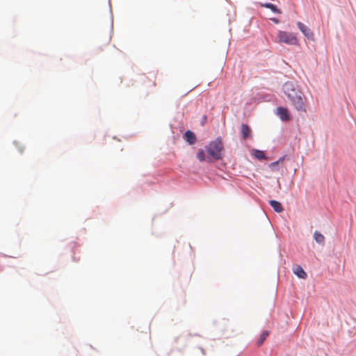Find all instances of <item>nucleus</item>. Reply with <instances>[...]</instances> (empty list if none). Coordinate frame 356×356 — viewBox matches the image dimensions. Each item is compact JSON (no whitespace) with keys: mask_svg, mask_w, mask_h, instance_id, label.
<instances>
[{"mask_svg":"<svg viewBox=\"0 0 356 356\" xmlns=\"http://www.w3.org/2000/svg\"><path fill=\"white\" fill-rule=\"evenodd\" d=\"M283 91L287 97L292 100L302 92L291 82H286L283 86Z\"/></svg>","mask_w":356,"mask_h":356,"instance_id":"20e7f679","label":"nucleus"},{"mask_svg":"<svg viewBox=\"0 0 356 356\" xmlns=\"http://www.w3.org/2000/svg\"><path fill=\"white\" fill-rule=\"evenodd\" d=\"M277 115L282 121H289L291 119L289 110L284 107H278L277 108Z\"/></svg>","mask_w":356,"mask_h":356,"instance_id":"423d86ee","label":"nucleus"},{"mask_svg":"<svg viewBox=\"0 0 356 356\" xmlns=\"http://www.w3.org/2000/svg\"><path fill=\"white\" fill-rule=\"evenodd\" d=\"M291 102L298 111L302 113L307 112L306 97L302 92L296 96Z\"/></svg>","mask_w":356,"mask_h":356,"instance_id":"7ed1b4c3","label":"nucleus"},{"mask_svg":"<svg viewBox=\"0 0 356 356\" xmlns=\"http://www.w3.org/2000/svg\"><path fill=\"white\" fill-rule=\"evenodd\" d=\"M197 158L200 161H207L209 162L211 161L210 156H208L207 158L204 149H202L198 150V152L197 153Z\"/></svg>","mask_w":356,"mask_h":356,"instance_id":"f8f14e48","label":"nucleus"},{"mask_svg":"<svg viewBox=\"0 0 356 356\" xmlns=\"http://www.w3.org/2000/svg\"><path fill=\"white\" fill-rule=\"evenodd\" d=\"M177 340H178V337H176V338L174 339L173 342H177Z\"/></svg>","mask_w":356,"mask_h":356,"instance_id":"a211bd4d","label":"nucleus"},{"mask_svg":"<svg viewBox=\"0 0 356 356\" xmlns=\"http://www.w3.org/2000/svg\"><path fill=\"white\" fill-rule=\"evenodd\" d=\"M284 160V157L280 158L278 161H277L275 162H273V163H271L270 164H269V168L273 171H277V170H279V168H278L279 163L280 162H282Z\"/></svg>","mask_w":356,"mask_h":356,"instance_id":"dca6fc26","label":"nucleus"},{"mask_svg":"<svg viewBox=\"0 0 356 356\" xmlns=\"http://www.w3.org/2000/svg\"><path fill=\"white\" fill-rule=\"evenodd\" d=\"M241 132L243 138L246 139L250 136L251 130L247 124H243L241 125Z\"/></svg>","mask_w":356,"mask_h":356,"instance_id":"9d476101","label":"nucleus"},{"mask_svg":"<svg viewBox=\"0 0 356 356\" xmlns=\"http://www.w3.org/2000/svg\"><path fill=\"white\" fill-rule=\"evenodd\" d=\"M280 43H285L289 45H297L298 40L293 33L279 31L277 32V40Z\"/></svg>","mask_w":356,"mask_h":356,"instance_id":"f03ea898","label":"nucleus"},{"mask_svg":"<svg viewBox=\"0 0 356 356\" xmlns=\"http://www.w3.org/2000/svg\"><path fill=\"white\" fill-rule=\"evenodd\" d=\"M270 205L273 207L275 211L277 213L282 212L284 211V208L282 205V204L276 200H270L269 201Z\"/></svg>","mask_w":356,"mask_h":356,"instance_id":"1a4fd4ad","label":"nucleus"},{"mask_svg":"<svg viewBox=\"0 0 356 356\" xmlns=\"http://www.w3.org/2000/svg\"><path fill=\"white\" fill-rule=\"evenodd\" d=\"M202 354H204V355L205 354V353L204 352L203 350H202Z\"/></svg>","mask_w":356,"mask_h":356,"instance_id":"6ab92c4d","label":"nucleus"},{"mask_svg":"<svg viewBox=\"0 0 356 356\" xmlns=\"http://www.w3.org/2000/svg\"><path fill=\"white\" fill-rule=\"evenodd\" d=\"M261 6L268 8V9L271 10L275 13H277V14L282 13L281 10L280 9H278L277 7L273 3H261Z\"/></svg>","mask_w":356,"mask_h":356,"instance_id":"9b49d317","label":"nucleus"},{"mask_svg":"<svg viewBox=\"0 0 356 356\" xmlns=\"http://www.w3.org/2000/svg\"><path fill=\"white\" fill-rule=\"evenodd\" d=\"M314 238L316 241V243H318L319 244L324 245V243H325V237L319 232H318V231H315L314 232Z\"/></svg>","mask_w":356,"mask_h":356,"instance_id":"ddd939ff","label":"nucleus"},{"mask_svg":"<svg viewBox=\"0 0 356 356\" xmlns=\"http://www.w3.org/2000/svg\"><path fill=\"white\" fill-rule=\"evenodd\" d=\"M293 272L299 278H302V279H306L307 278V273L303 270V268L300 266H299V265H296V266H293Z\"/></svg>","mask_w":356,"mask_h":356,"instance_id":"6e6552de","label":"nucleus"},{"mask_svg":"<svg viewBox=\"0 0 356 356\" xmlns=\"http://www.w3.org/2000/svg\"><path fill=\"white\" fill-rule=\"evenodd\" d=\"M268 335H269L268 331H267V330L264 331L261 333L259 339H258V341L257 342V346H261L263 344V343L264 342V341L266 339V338L268 337Z\"/></svg>","mask_w":356,"mask_h":356,"instance_id":"4468645a","label":"nucleus"},{"mask_svg":"<svg viewBox=\"0 0 356 356\" xmlns=\"http://www.w3.org/2000/svg\"><path fill=\"white\" fill-rule=\"evenodd\" d=\"M184 140H186L190 145H193L196 140H197V138H196V136L195 134L190 131V130H188L185 132L184 135Z\"/></svg>","mask_w":356,"mask_h":356,"instance_id":"0eeeda50","label":"nucleus"},{"mask_svg":"<svg viewBox=\"0 0 356 356\" xmlns=\"http://www.w3.org/2000/svg\"><path fill=\"white\" fill-rule=\"evenodd\" d=\"M271 20L275 24H278L280 22L279 19L277 18H271Z\"/></svg>","mask_w":356,"mask_h":356,"instance_id":"f3484780","label":"nucleus"},{"mask_svg":"<svg viewBox=\"0 0 356 356\" xmlns=\"http://www.w3.org/2000/svg\"><path fill=\"white\" fill-rule=\"evenodd\" d=\"M205 148L210 158L215 160H219L222 158L223 144L220 138H216L215 140L210 142Z\"/></svg>","mask_w":356,"mask_h":356,"instance_id":"f257e3e1","label":"nucleus"},{"mask_svg":"<svg viewBox=\"0 0 356 356\" xmlns=\"http://www.w3.org/2000/svg\"><path fill=\"white\" fill-rule=\"evenodd\" d=\"M297 26L303 35L309 40H314V35L312 31L303 23L298 22Z\"/></svg>","mask_w":356,"mask_h":356,"instance_id":"39448f33","label":"nucleus"},{"mask_svg":"<svg viewBox=\"0 0 356 356\" xmlns=\"http://www.w3.org/2000/svg\"><path fill=\"white\" fill-rule=\"evenodd\" d=\"M252 155L258 159L259 160H262L266 159L265 153L263 151L254 149L252 152Z\"/></svg>","mask_w":356,"mask_h":356,"instance_id":"2eb2a0df","label":"nucleus"}]
</instances>
